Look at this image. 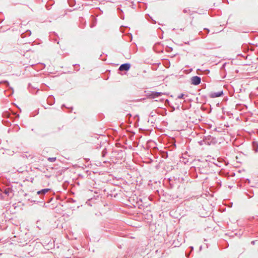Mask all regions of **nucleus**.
<instances>
[{
  "instance_id": "obj_1",
  "label": "nucleus",
  "mask_w": 258,
  "mask_h": 258,
  "mask_svg": "<svg viewBox=\"0 0 258 258\" xmlns=\"http://www.w3.org/2000/svg\"><path fill=\"white\" fill-rule=\"evenodd\" d=\"M223 95V91L222 90H219L217 92H211L209 96L212 98H217Z\"/></svg>"
},
{
  "instance_id": "obj_2",
  "label": "nucleus",
  "mask_w": 258,
  "mask_h": 258,
  "mask_svg": "<svg viewBox=\"0 0 258 258\" xmlns=\"http://www.w3.org/2000/svg\"><path fill=\"white\" fill-rule=\"evenodd\" d=\"M191 84L198 85L201 83V78L198 76H194L191 78Z\"/></svg>"
},
{
  "instance_id": "obj_3",
  "label": "nucleus",
  "mask_w": 258,
  "mask_h": 258,
  "mask_svg": "<svg viewBox=\"0 0 258 258\" xmlns=\"http://www.w3.org/2000/svg\"><path fill=\"white\" fill-rule=\"evenodd\" d=\"M131 65L129 63H124L119 67V70L120 71H128Z\"/></svg>"
},
{
  "instance_id": "obj_4",
  "label": "nucleus",
  "mask_w": 258,
  "mask_h": 258,
  "mask_svg": "<svg viewBox=\"0 0 258 258\" xmlns=\"http://www.w3.org/2000/svg\"><path fill=\"white\" fill-rule=\"evenodd\" d=\"M48 160L50 162H53L56 160V158L55 157L49 158L48 159Z\"/></svg>"
},
{
  "instance_id": "obj_5",
  "label": "nucleus",
  "mask_w": 258,
  "mask_h": 258,
  "mask_svg": "<svg viewBox=\"0 0 258 258\" xmlns=\"http://www.w3.org/2000/svg\"><path fill=\"white\" fill-rule=\"evenodd\" d=\"M49 190V189H43L42 190H41V191L43 192V194H45V193H46L47 192H48Z\"/></svg>"
},
{
  "instance_id": "obj_6",
  "label": "nucleus",
  "mask_w": 258,
  "mask_h": 258,
  "mask_svg": "<svg viewBox=\"0 0 258 258\" xmlns=\"http://www.w3.org/2000/svg\"><path fill=\"white\" fill-rule=\"evenodd\" d=\"M161 95V93H159V92H155L154 93V96L156 97L160 96Z\"/></svg>"
},
{
  "instance_id": "obj_7",
  "label": "nucleus",
  "mask_w": 258,
  "mask_h": 258,
  "mask_svg": "<svg viewBox=\"0 0 258 258\" xmlns=\"http://www.w3.org/2000/svg\"><path fill=\"white\" fill-rule=\"evenodd\" d=\"M43 194V192L41 191V190H39L37 192V194L38 195H40V194Z\"/></svg>"
},
{
  "instance_id": "obj_8",
  "label": "nucleus",
  "mask_w": 258,
  "mask_h": 258,
  "mask_svg": "<svg viewBox=\"0 0 258 258\" xmlns=\"http://www.w3.org/2000/svg\"><path fill=\"white\" fill-rule=\"evenodd\" d=\"M128 115L130 116H131V114H128Z\"/></svg>"
}]
</instances>
